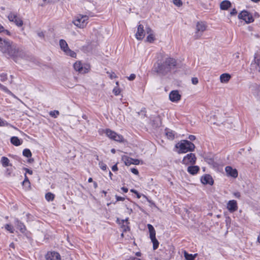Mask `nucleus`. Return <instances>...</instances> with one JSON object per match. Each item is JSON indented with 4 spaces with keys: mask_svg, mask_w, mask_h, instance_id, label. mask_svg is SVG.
<instances>
[{
    "mask_svg": "<svg viewBox=\"0 0 260 260\" xmlns=\"http://www.w3.org/2000/svg\"><path fill=\"white\" fill-rule=\"evenodd\" d=\"M0 51L7 58H12L15 62L24 58L26 54L22 47L8 39L0 37Z\"/></svg>",
    "mask_w": 260,
    "mask_h": 260,
    "instance_id": "1",
    "label": "nucleus"
},
{
    "mask_svg": "<svg viewBox=\"0 0 260 260\" xmlns=\"http://www.w3.org/2000/svg\"><path fill=\"white\" fill-rule=\"evenodd\" d=\"M177 65L176 59L172 57H168L162 63L157 62L155 63L153 70L159 75L165 76L176 69Z\"/></svg>",
    "mask_w": 260,
    "mask_h": 260,
    "instance_id": "2",
    "label": "nucleus"
},
{
    "mask_svg": "<svg viewBox=\"0 0 260 260\" xmlns=\"http://www.w3.org/2000/svg\"><path fill=\"white\" fill-rule=\"evenodd\" d=\"M176 147L179 149V153H185L187 152H192L195 149L194 145L190 141L186 140H181L176 145Z\"/></svg>",
    "mask_w": 260,
    "mask_h": 260,
    "instance_id": "3",
    "label": "nucleus"
},
{
    "mask_svg": "<svg viewBox=\"0 0 260 260\" xmlns=\"http://www.w3.org/2000/svg\"><path fill=\"white\" fill-rule=\"evenodd\" d=\"M88 23V16L79 14L76 16L73 21V23L80 28H84Z\"/></svg>",
    "mask_w": 260,
    "mask_h": 260,
    "instance_id": "4",
    "label": "nucleus"
},
{
    "mask_svg": "<svg viewBox=\"0 0 260 260\" xmlns=\"http://www.w3.org/2000/svg\"><path fill=\"white\" fill-rule=\"evenodd\" d=\"M106 136L111 140L118 142H123L124 139L123 136L120 134L116 133L115 132L112 131L109 128L103 130Z\"/></svg>",
    "mask_w": 260,
    "mask_h": 260,
    "instance_id": "5",
    "label": "nucleus"
},
{
    "mask_svg": "<svg viewBox=\"0 0 260 260\" xmlns=\"http://www.w3.org/2000/svg\"><path fill=\"white\" fill-rule=\"evenodd\" d=\"M147 227L149 232L150 238L152 243H153V250H156L158 247L159 242L155 237V230L153 226L150 224H148Z\"/></svg>",
    "mask_w": 260,
    "mask_h": 260,
    "instance_id": "6",
    "label": "nucleus"
},
{
    "mask_svg": "<svg viewBox=\"0 0 260 260\" xmlns=\"http://www.w3.org/2000/svg\"><path fill=\"white\" fill-rule=\"evenodd\" d=\"M59 46L61 50L63 51L66 55L72 57H76V53L69 48L68 45L65 40L63 39L60 40Z\"/></svg>",
    "mask_w": 260,
    "mask_h": 260,
    "instance_id": "7",
    "label": "nucleus"
},
{
    "mask_svg": "<svg viewBox=\"0 0 260 260\" xmlns=\"http://www.w3.org/2000/svg\"><path fill=\"white\" fill-rule=\"evenodd\" d=\"M74 68L79 73L84 74L87 73L90 69V66L88 64H82L80 61H76L74 64Z\"/></svg>",
    "mask_w": 260,
    "mask_h": 260,
    "instance_id": "8",
    "label": "nucleus"
},
{
    "mask_svg": "<svg viewBox=\"0 0 260 260\" xmlns=\"http://www.w3.org/2000/svg\"><path fill=\"white\" fill-rule=\"evenodd\" d=\"M238 18L244 20L246 23H250L254 21L252 15L246 10H243L239 14Z\"/></svg>",
    "mask_w": 260,
    "mask_h": 260,
    "instance_id": "9",
    "label": "nucleus"
},
{
    "mask_svg": "<svg viewBox=\"0 0 260 260\" xmlns=\"http://www.w3.org/2000/svg\"><path fill=\"white\" fill-rule=\"evenodd\" d=\"M8 18L10 21L14 22L18 27H21L23 24V20L16 13L11 12L8 15Z\"/></svg>",
    "mask_w": 260,
    "mask_h": 260,
    "instance_id": "10",
    "label": "nucleus"
},
{
    "mask_svg": "<svg viewBox=\"0 0 260 260\" xmlns=\"http://www.w3.org/2000/svg\"><path fill=\"white\" fill-rule=\"evenodd\" d=\"M197 158L194 153H189L186 155L183 158L182 164L185 165H193L196 164Z\"/></svg>",
    "mask_w": 260,
    "mask_h": 260,
    "instance_id": "11",
    "label": "nucleus"
},
{
    "mask_svg": "<svg viewBox=\"0 0 260 260\" xmlns=\"http://www.w3.org/2000/svg\"><path fill=\"white\" fill-rule=\"evenodd\" d=\"M206 26L203 22H198L196 25V32L194 35L196 39L201 37L203 32L206 30Z\"/></svg>",
    "mask_w": 260,
    "mask_h": 260,
    "instance_id": "12",
    "label": "nucleus"
},
{
    "mask_svg": "<svg viewBox=\"0 0 260 260\" xmlns=\"http://www.w3.org/2000/svg\"><path fill=\"white\" fill-rule=\"evenodd\" d=\"M201 182L204 185H212L214 184V180L209 174H205L201 177Z\"/></svg>",
    "mask_w": 260,
    "mask_h": 260,
    "instance_id": "13",
    "label": "nucleus"
},
{
    "mask_svg": "<svg viewBox=\"0 0 260 260\" xmlns=\"http://www.w3.org/2000/svg\"><path fill=\"white\" fill-rule=\"evenodd\" d=\"M128 218H126L125 219L120 220L119 218L117 219L116 222L121 226L123 232H126L130 230L128 226L129 222L128 221Z\"/></svg>",
    "mask_w": 260,
    "mask_h": 260,
    "instance_id": "14",
    "label": "nucleus"
},
{
    "mask_svg": "<svg viewBox=\"0 0 260 260\" xmlns=\"http://www.w3.org/2000/svg\"><path fill=\"white\" fill-rule=\"evenodd\" d=\"M46 260H60L61 257L59 253L55 251H49L45 255Z\"/></svg>",
    "mask_w": 260,
    "mask_h": 260,
    "instance_id": "15",
    "label": "nucleus"
},
{
    "mask_svg": "<svg viewBox=\"0 0 260 260\" xmlns=\"http://www.w3.org/2000/svg\"><path fill=\"white\" fill-rule=\"evenodd\" d=\"M145 37V30L142 24H139L137 27V31L135 34L136 38L138 40H142Z\"/></svg>",
    "mask_w": 260,
    "mask_h": 260,
    "instance_id": "16",
    "label": "nucleus"
},
{
    "mask_svg": "<svg viewBox=\"0 0 260 260\" xmlns=\"http://www.w3.org/2000/svg\"><path fill=\"white\" fill-rule=\"evenodd\" d=\"M225 171L228 176L236 178L238 177V173L236 169H233L231 166H227L225 168Z\"/></svg>",
    "mask_w": 260,
    "mask_h": 260,
    "instance_id": "17",
    "label": "nucleus"
},
{
    "mask_svg": "<svg viewBox=\"0 0 260 260\" xmlns=\"http://www.w3.org/2000/svg\"><path fill=\"white\" fill-rule=\"evenodd\" d=\"M169 99L172 102H178L181 99V95L178 90H173L169 94Z\"/></svg>",
    "mask_w": 260,
    "mask_h": 260,
    "instance_id": "18",
    "label": "nucleus"
},
{
    "mask_svg": "<svg viewBox=\"0 0 260 260\" xmlns=\"http://www.w3.org/2000/svg\"><path fill=\"white\" fill-rule=\"evenodd\" d=\"M226 208L231 213L235 212L238 210L237 201L234 200L229 201L227 203Z\"/></svg>",
    "mask_w": 260,
    "mask_h": 260,
    "instance_id": "19",
    "label": "nucleus"
},
{
    "mask_svg": "<svg viewBox=\"0 0 260 260\" xmlns=\"http://www.w3.org/2000/svg\"><path fill=\"white\" fill-rule=\"evenodd\" d=\"M15 224L17 228L20 230V232L24 234L26 231V228L21 221H20L18 219L16 218L15 220Z\"/></svg>",
    "mask_w": 260,
    "mask_h": 260,
    "instance_id": "20",
    "label": "nucleus"
},
{
    "mask_svg": "<svg viewBox=\"0 0 260 260\" xmlns=\"http://www.w3.org/2000/svg\"><path fill=\"white\" fill-rule=\"evenodd\" d=\"M251 65L255 66L256 69L260 73V56L257 53H255L254 61Z\"/></svg>",
    "mask_w": 260,
    "mask_h": 260,
    "instance_id": "21",
    "label": "nucleus"
},
{
    "mask_svg": "<svg viewBox=\"0 0 260 260\" xmlns=\"http://www.w3.org/2000/svg\"><path fill=\"white\" fill-rule=\"evenodd\" d=\"M187 172L192 175H196L200 171V168L198 166L191 165L188 167L187 169Z\"/></svg>",
    "mask_w": 260,
    "mask_h": 260,
    "instance_id": "22",
    "label": "nucleus"
},
{
    "mask_svg": "<svg viewBox=\"0 0 260 260\" xmlns=\"http://www.w3.org/2000/svg\"><path fill=\"white\" fill-rule=\"evenodd\" d=\"M10 142L15 146H19L22 144L23 141L19 139L18 137L13 136L11 138Z\"/></svg>",
    "mask_w": 260,
    "mask_h": 260,
    "instance_id": "23",
    "label": "nucleus"
},
{
    "mask_svg": "<svg viewBox=\"0 0 260 260\" xmlns=\"http://www.w3.org/2000/svg\"><path fill=\"white\" fill-rule=\"evenodd\" d=\"M231 3L228 0H224L221 2L220 4V8L222 10H227L231 7Z\"/></svg>",
    "mask_w": 260,
    "mask_h": 260,
    "instance_id": "24",
    "label": "nucleus"
},
{
    "mask_svg": "<svg viewBox=\"0 0 260 260\" xmlns=\"http://www.w3.org/2000/svg\"><path fill=\"white\" fill-rule=\"evenodd\" d=\"M231 78V75L228 73H223L220 76V81L221 83H228Z\"/></svg>",
    "mask_w": 260,
    "mask_h": 260,
    "instance_id": "25",
    "label": "nucleus"
},
{
    "mask_svg": "<svg viewBox=\"0 0 260 260\" xmlns=\"http://www.w3.org/2000/svg\"><path fill=\"white\" fill-rule=\"evenodd\" d=\"M165 133L167 137V138L171 140H173L174 139L175 137L176 133L174 131L169 129V128H166L165 129Z\"/></svg>",
    "mask_w": 260,
    "mask_h": 260,
    "instance_id": "26",
    "label": "nucleus"
},
{
    "mask_svg": "<svg viewBox=\"0 0 260 260\" xmlns=\"http://www.w3.org/2000/svg\"><path fill=\"white\" fill-rule=\"evenodd\" d=\"M1 162L3 167H7L8 166H12V164L10 163V160L6 156H3L1 158Z\"/></svg>",
    "mask_w": 260,
    "mask_h": 260,
    "instance_id": "27",
    "label": "nucleus"
},
{
    "mask_svg": "<svg viewBox=\"0 0 260 260\" xmlns=\"http://www.w3.org/2000/svg\"><path fill=\"white\" fill-rule=\"evenodd\" d=\"M122 159L126 166H129L133 164V158L131 157H128L127 156H123L122 157Z\"/></svg>",
    "mask_w": 260,
    "mask_h": 260,
    "instance_id": "28",
    "label": "nucleus"
},
{
    "mask_svg": "<svg viewBox=\"0 0 260 260\" xmlns=\"http://www.w3.org/2000/svg\"><path fill=\"white\" fill-rule=\"evenodd\" d=\"M22 154L24 156L27 158L30 157L32 155L30 150L27 148H25L23 150Z\"/></svg>",
    "mask_w": 260,
    "mask_h": 260,
    "instance_id": "29",
    "label": "nucleus"
},
{
    "mask_svg": "<svg viewBox=\"0 0 260 260\" xmlns=\"http://www.w3.org/2000/svg\"><path fill=\"white\" fill-rule=\"evenodd\" d=\"M184 255L187 260H193L196 256V255H193L192 254H189L185 251L184 252Z\"/></svg>",
    "mask_w": 260,
    "mask_h": 260,
    "instance_id": "30",
    "label": "nucleus"
},
{
    "mask_svg": "<svg viewBox=\"0 0 260 260\" xmlns=\"http://www.w3.org/2000/svg\"><path fill=\"white\" fill-rule=\"evenodd\" d=\"M45 198L48 201H52L54 199V194L51 192H48L45 195Z\"/></svg>",
    "mask_w": 260,
    "mask_h": 260,
    "instance_id": "31",
    "label": "nucleus"
},
{
    "mask_svg": "<svg viewBox=\"0 0 260 260\" xmlns=\"http://www.w3.org/2000/svg\"><path fill=\"white\" fill-rule=\"evenodd\" d=\"M0 89H1L2 90L4 91V92L8 94L13 95L12 92L7 87L2 85L1 83H0Z\"/></svg>",
    "mask_w": 260,
    "mask_h": 260,
    "instance_id": "32",
    "label": "nucleus"
},
{
    "mask_svg": "<svg viewBox=\"0 0 260 260\" xmlns=\"http://www.w3.org/2000/svg\"><path fill=\"white\" fill-rule=\"evenodd\" d=\"M5 229L9 231L10 233H14V229L13 226L10 224H6L5 225Z\"/></svg>",
    "mask_w": 260,
    "mask_h": 260,
    "instance_id": "33",
    "label": "nucleus"
},
{
    "mask_svg": "<svg viewBox=\"0 0 260 260\" xmlns=\"http://www.w3.org/2000/svg\"><path fill=\"white\" fill-rule=\"evenodd\" d=\"M155 40L154 34H151L148 35L146 38V41L149 43H152Z\"/></svg>",
    "mask_w": 260,
    "mask_h": 260,
    "instance_id": "34",
    "label": "nucleus"
},
{
    "mask_svg": "<svg viewBox=\"0 0 260 260\" xmlns=\"http://www.w3.org/2000/svg\"><path fill=\"white\" fill-rule=\"evenodd\" d=\"M59 114V112L58 110H53L49 112V115L53 118H56Z\"/></svg>",
    "mask_w": 260,
    "mask_h": 260,
    "instance_id": "35",
    "label": "nucleus"
},
{
    "mask_svg": "<svg viewBox=\"0 0 260 260\" xmlns=\"http://www.w3.org/2000/svg\"><path fill=\"white\" fill-rule=\"evenodd\" d=\"M121 92V90L119 87H115L113 89V93L115 95H118Z\"/></svg>",
    "mask_w": 260,
    "mask_h": 260,
    "instance_id": "36",
    "label": "nucleus"
},
{
    "mask_svg": "<svg viewBox=\"0 0 260 260\" xmlns=\"http://www.w3.org/2000/svg\"><path fill=\"white\" fill-rule=\"evenodd\" d=\"M9 123L0 117V126H8Z\"/></svg>",
    "mask_w": 260,
    "mask_h": 260,
    "instance_id": "37",
    "label": "nucleus"
},
{
    "mask_svg": "<svg viewBox=\"0 0 260 260\" xmlns=\"http://www.w3.org/2000/svg\"><path fill=\"white\" fill-rule=\"evenodd\" d=\"M9 123L0 117V126H8Z\"/></svg>",
    "mask_w": 260,
    "mask_h": 260,
    "instance_id": "38",
    "label": "nucleus"
},
{
    "mask_svg": "<svg viewBox=\"0 0 260 260\" xmlns=\"http://www.w3.org/2000/svg\"><path fill=\"white\" fill-rule=\"evenodd\" d=\"M1 81L2 82H5L7 80V75L6 73H2L0 75Z\"/></svg>",
    "mask_w": 260,
    "mask_h": 260,
    "instance_id": "39",
    "label": "nucleus"
},
{
    "mask_svg": "<svg viewBox=\"0 0 260 260\" xmlns=\"http://www.w3.org/2000/svg\"><path fill=\"white\" fill-rule=\"evenodd\" d=\"M99 166L100 168L103 171H106L107 169V165L103 162H99Z\"/></svg>",
    "mask_w": 260,
    "mask_h": 260,
    "instance_id": "40",
    "label": "nucleus"
},
{
    "mask_svg": "<svg viewBox=\"0 0 260 260\" xmlns=\"http://www.w3.org/2000/svg\"><path fill=\"white\" fill-rule=\"evenodd\" d=\"M107 74L109 75V76L111 79L117 78V76L114 72H107Z\"/></svg>",
    "mask_w": 260,
    "mask_h": 260,
    "instance_id": "41",
    "label": "nucleus"
},
{
    "mask_svg": "<svg viewBox=\"0 0 260 260\" xmlns=\"http://www.w3.org/2000/svg\"><path fill=\"white\" fill-rule=\"evenodd\" d=\"M173 4L178 7H180L182 5V3L181 0H173Z\"/></svg>",
    "mask_w": 260,
    "mask_h": 260,
    "instance_id": "42",
    "label": "nucleus"
},
{
    "mask_svg": "<svg viewBox=\"0 0 260 260\" xmlns=\"http://www.w3.org/2000/svg\"><path fill=\"white\" fill-rule=\"evenodd\" d=\"M13 170L12 168H7L5 171V174L7 176H10Z\"/></svg>",
    "mask_w": 260,
    "mask_h": 260,
    "instance_id": "43",
    "label": "nucleus"
},
{
    "mask_svg": "<svg viewBox=\"0 0 260 260\" xmlns=\"http://www.w3.org/2000/svg\"><path fill=\"white\" fill-rule=\"evenodd\" d=\"M25 183H27L28 184V187H30V182L28 180V177L26 176V174H25V178H24V181L22 182V184L23 185H24Z\"/></svg>",
    "mask_w": 260,
    "mask_h": 260,
    "instance_id": "44",
    "label": "nucleus"
},
{
    "mask_svg": "<svg viewBox=\"0 0 260 260\" xmlns=\"http://www.w3.org/2000/svg\"><path fill=\"white\" fill-rule=\"evenodd\" d=\"M191 82L193 85H197L199 82L198 79L197 77L192 78L191 79Z\"/></svg>",
    "mask_w": 260,
    "mask_h": 260,
    "instance_id": "45",
    "label": "nucleus"
},
{
    "mask_svg": "<svg viewBox=\"0 0 260 260\" xmlns=\"http://www.w3.org/2000/svg\"><path fill=\"white\" fill-rule=\"evenodd\" d=\"M146 32L148 35L151 34H153V30L150 27H146Z\"/></svg>",
    "mask_w": 260,
    "mask_h": 260,
    "instance_id": "46",
    "label": "nucleus"
},
{
    "mask_svg": "<svg viewBox=\"0 0 260 260\" xmlns=\"http://www.w3.org/2000/svg\"><path fill=\"white\" fill-rule=\"evenodd\" d=\"M136 78V75L134 74H132L130 75L129 77H127V79L129 81H133Z\"/></svg>",
    "mask_w": 260,
    "mask_h": 260,
    "instance_id": "47",
    "label": "nucleus"
},
{
    "mask_svg": "<svg viewBox=\"0 0 260 260\" xmlns=\"http://www.w3.org/2000/svg\"><path fill=\"white\" fill-rule=\"evenodd\" d=\"M131 171L132 173H133V174H134L136 175H138L139 174V171L136 168H132V169H131Z\"/></svg>",
    "mask_w": 260,
    "mask_h": 260,
    "instance_id": "48",
    "label": "nucleus"
},
{
    "mask_svg": "<svg viewBox=\"0 0 260 260\" xmlns=\"http://www.w3.org/2000/svg\"><path fill=\"white\" fill-rule=\"evenodd\" d=\"M233 194L234 197L236 198L240 199L241 197V193L239 191L234 192Z\"/></svg>",
    "mask_w": 260,
    "mask_h": 260,
    "instance_id": "49",
    "label": "nucleus"
},
{
    "mask_svg": "<svg viewBox=\"0 0 260 260\" xmlns=\"http://www.w3.org/2000/svg\"><path fill=\"white\" fill-rule=\"evenodd\" d=\"M115 198L116 201H123L125 200L124 197H119L117 195L115 196Z\"/></svg>",
    "mask_w": 260,
    "mask_h": 260,
    "instance_id": "50",
    "label": "nucleus"
},
{
    "mask_svg": "<svg viewBox=\"0 0 260 260\" xmlns=\"http://www.w3.org/2000/svg\"><path fill=\"white\" fill-rule=\"evenodd\" d=\"M140 164V160L138 159H134L133 158V164L138 165Z\"/></svg>",
    "mask_w": 260,
    "mask_h": 260,
    "instance_id": "51",
    "label": "nucleus"
},
{
    "mask_svg": "<svg viewBox=\"0 0 260 260\" xmlns=\"http://www.w3.org/2000/svg\"><path fill=\"white\" fill-rule=\"evenodd\" d=\"M237 13V11L235 8L232 9V10L230 12L231 15H235Z\"/></svg>",
    "mask_w": 260,
    "mask_h": 260,
    "instance_id": "52",
    "label": "nucleus"
},
{
    "mask_svg": "<svg viewBox=\"0 0 260 260\" xmlns=\"http://www.w3.org/2000/svg\"><path fill=\"white\" fill-rule=\"evenodd\" d=\"M188 139L190 141H193L196 140V136L194 135H189L188 136Z\"/></svg>",
    "mask_w": 260,
    "mask_h": 260,
    "instance_id": "53",
    "label": "nucleus"
},
{
    "mask_svg": "<svg viewBox=\"0 0 260 260\" xmlns=\"http://www.w3.org/2000/svg\"><path fill=\"white\" fill-rule=\"evenodd\" d=\"M24 170L25 171L26 173H28L30 175L32 174V171L27 168H24Z\"/></svg>",
    "mask_w": 260,
    "mask_h": 260,
    "instance_id": "54",
    "label": "nucleus"
},
{
    "mask_svg": "<svg viewBox=\"0 0 260 260\" xmlns=\"http://www.w3.org/2000/svg\"><path fill=\"white\" fill-rule=\"evenodd\" d=\"M112 170L113 171V172H115V171H117L118 170V167L117 166V165H114V166H112Z\"/></svg>",
    "mask_w": 260,
    "mask_h": 260,
    "instance_id": "55",
    "label": "nucleus"
},
{
    "mask_svg": "<svg viewBox=\"0 0 260 260\" xmlns=\"http://www.w3.org/2000/svg\"><path fill=\"white\" fill-rule=\"evenodd\" d=\"M121 189L124 192L126 193L128 191V188L127 187H122L121 188Z\"/></svg>",
    "mask_w": 260,
    "mask_h": 260,
    "instance_id": "56",
    "label": "nucleus"
},
{
    "mask_svg": "<svg viewBox=\"0 0 260 260\" xmlns=\"http://www.w3.org/2000/svg\"><path fill=\"white\" fill-rule=\"evenodd\" d=\"M38 36L40 38H44V34L43 32H39L38 33Z\"/></svg>",
    "mask_w": 260,
    "mask_h": 260,
    "instance_id": "57",
    "label": "nucleus"
},
{
    "mask_svg": "<svg viewBox=\"0 0 260 260\" xmlns=\"http://www.w3.org/2000/svg\"><path fill=\"white\" fill-rule=\"evenodd\" d=\"M5 30V28L4 26L0 24V32H2Z\"/></svg>",
    "mask_w": 260,
    "mask_h": 260,
    "instance_id": "58",
    "label": "nucleus"
},
{
    "mask_svg": "<svg viewBox=\"0 0 260 260\" xmlns=\"http://www.w3.org/2000/svg\"><path fill=\"white\" fill-rule=\"evenodd\" d=\"M3 32L4 33H5L6 34H7V35H9V36L10 35V32L9 30H7V29H5V30Z\"/></svg>",
    "mask_w": 260,
    "mask_h": 260,
    "instance_id": "59",
    "label": "nucleus"
},
{
    "mask_svg": "<svg viewBox=\"0 0 260 260\" xmlns=\"http://www.w3.org/2000/svg\"><path fill=\"white\" fill-rule=\"evenodd\" d=\"M127 260H141L140 258H137L136 257H130Z\"/></svg>",
    "mask_w": 260,
    "mask_h": 260,
    "instance_id": "60",
    "label": "nucleus"
},
{
    "mask_svg": "<svg viewBox=\"0 0 260 260\" xmlns=\"http://www.w3.org/2000/svg\"><path fill=\"white\" fill-rule=\"evenodd\" d=\"M130 191L131 192L134 193L135 194L137 193V191L134 189H131Z\"/></svg>",
    "mask_w": 260,
    "mask_h": 260,
    "instance_id": "61",
    "label": "nucleus"
},
{
    "mask_svg": "<svg viewBox=\"0 0 260 260\" xmlns=\"http://www.w3.org/2000/svg\"><path fill=\"white\" fill-rule=\"evenodd\" d=\"M93 186L94 188H96L98 187V183L96 182H93Z\"/></svg>",
    "mask_w": 260,
    "mask_h": 260,
    "instance_id": "62",
    "label": "nucleus"
},
{
    "mask_svg": "<svg viewBox=\"0 0 260 260\" xmlns=\"http://www.w3.org/2000/svg\"><path fill=\"white\" fill-rule=\"evenodd\" d=\"M136 196H137V198L138 199H140L141 198V195L137 191V193H136Z\"/></svg>",
    "mask_w": 260,
    "mask_h": 260,
    "instance_id": "63",
    "label": "nucleus"
},
{
    "mask_svg": "<svg viewBox=\"0 0 260 260\" xmlns=\"http://www.w3.org/2000/svg\"><path fill=\"white\" fill-rule=\"evenodd\" d=\"M111 153L114 154L116 152V150L115 149L113 148L111 150Z\"/></svg>",
    "mask_w": 260,
    "mask_h": 260,
    "instance_id": "64",
    "label": "nucleus"
}]
</instances>
